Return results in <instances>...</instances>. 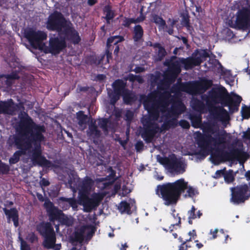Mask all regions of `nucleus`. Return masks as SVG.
Here are the masks:
<instances>
[{"label": "nucleus", "instance_id": "1", "mask_svg": "<svg viewBox=\"0 0 250 250\" xmlns=\"http://www.w3.org/2000/svg\"><path fill=\"white\" fill-rule=\"evenodd\" d=\"M20 120L17 123L16 134L13 137V144L19 150L16 151L10 158V165L17 163L22 155H25L26 151L32 149L31 159L34 166L49 168L54 167L50 161L42 155L41 144L45 141V138L43 134L45 131L43 125L37 124L28 114L24 112L19 114Z\"/></svg>", "mask_w": 250, "mask_h": 250}, {"label": "nucleus", "instance_id": "2", "mask_svg": "<svg viewBox=\"0 0 250 250\" xmlns=\"http://www.w3.org/2000/svg\"><path fill=\"white\" fill-rule=\"evenodd\" d=\"M187 190L185 198L193 197L196 191L192 187L188 186V182L181 178L172 183H167L157 186L156 193L164 201L165 205L176 204L182 194Z\"/></svg>", "mask_w": 250, "mask_h": 250}, {"label": "nucleus", "instance_id": "3", "mask_svg": "<svg viewBox=\"0 0 250 250\" xmlns=\"http://www.w3.org/2000/svg\"><path fill=\"white\" fill-rule=\"evenodd\" d=\"M202 99L206 101L208 110L214 118L222 119L229 117L228 113L225 109L215 106L219 104L222 106L224 104L227 105L226 102L230 100V95L225 87H213L208 92V95H205Z\"/></svg>", "mask_w": 250, "mask_h": 250}, {"label": "nucleus", "instance_id": "4", "mask_svg": "<svg viewBox=\"0 0 250 250\" xmlns=\"http://www.w3.org/2000/svg\"><path fill=\"white\" fill-rule=\"evenodd\" d=\"M168 91L160 92L154 91L149 93L147 100L144 103L146 110L149 114V117L152 118L153 121L157 120L159 117L160 108L161 110L166 108L170 104L169 99L171 97Z\"/></svg>", "mask_w": 250, "mask_h": 250}, {"label": "nucleus", "instance_id": "5", "mask_svg": "<svg viewBox=\"0 0 250 250\" xmlns=\"http://www.w3.org/2000/svg\"><path fill=\"white\" fill-rule=\"evenodd\" d=\"M247 153L242 149L235 148L229 151H225L220 148L215 149L211 154L212 162L215 165H218L221 162L226 161H234L239 160L240 158L246 156Z\"/></svg>", "mask_w": 250, "mask_h": 250}, {"label": "nucleus", "instance_id": "6", "mask_svg": "<svg viewBox=\"0 0 250 250\" xmlns=\"http://www.w3.org/2000/svg\"><path fill=\"white\" fill-rule=\"evenodd\" d=\"M36 230L44 240L43 247L49 250L53 249L56 241V234L54 228L50 222L42 221L36 226Z\"/></svg>", "mask_w": 250, "mask_h": 250}, {"label": "nucleus", "instance_id": "7", "mask_svg": "<svg viewBox=\"0 0 250 250\" xmlns=\"http://www.w3.org/2000/svg\"><path fill=\"white\" fill-rule=\"evenodd\" d=\"M226 131L224 134H219L218 137L214 138L210 134H203L200 132H197L195 138L196 143L201 150L203 152L207 151L212 142H214L215 145H220L226 143Z\"/></svg>", "mask_w": 250, "mask_h": 250}, {"label": "nucleus", "instance_id": "8", "mask_svg": "<svg viewBox=\"0 0 250 250\" xmlns=\"http://www.w3.org/2000/svg\"><path fill=\"white\" fill-rule=\"evenodd\" d=\"M68 22L61 12L55 11L48 16L46 28L49 31H57L59 34Z\"/></svg>", "mask_w": 250, "mask_h": 250}, {"label": "nucleus", "instance_id": "9", "mask_svg": "<svg viewBox=\"0 0 250 250\" xmlns=\"http://www.w3.org/2000/svg\"><path fill=\"white\" fill-rule=\"evenodd\" d=\"M249 186L247 184L231 188L230 202L234 205L244 204L249 200Z\"/></svg>", "mask_w": 250, "mask_h": 250}, {"label": "nucleus", "instance_id": "10", "mask_svg": "<svg viewBox=\"0 0 250 250\" xmlns=\"http://www.w3.org/2000/svg\"><path fill=\"white\" fill-rule=\"evenodd\" d=\"M249 10L243 8L237 12L236 19L234 23L232 21H229V26L236 29L246 30L250 26V17Z\"/></svg>", "mask_w": 250, "mask_h": 250}, {"label": "nucleus", "instance_id": "11", "mask_svg": "<svg viewBox=\"0 0 250 250\" xmlns=\"http://www.w3.org/2000/svg\"><path fill=\"white\" fill-rule=\"evenodd\" d=\"M212 85V82L209 80L201 81L185 82V92L191 95L204 92Z\"/></svg>", "mask_w": 250, "mask_h": 250}, {"label": "nucleus", "instance_id": "12", "mask_svg": "<svg viewBox=\"0 0 250 250\" xmlns=\"http://www.w3.org/2000/svg\"><path fill=\"white\" fill-rule=\"evenodd\" d=\"M151 117H146L142 120L144 126L143 130L141 133L142 137L146 143H149L152 142L158 128V125L152 121Z\"/></svg>", "mask_w": 250, "mask_h": 250}, {"label": "nucleus", "instance_id": "13", "mask_svg": "<svg viewBox=\"0 0 250 250\" xmlns=\"http://www.w3.org/2000/svg\"><path fill=\"white\" fill-rule=\"evenodd\" d=\"M59 35H63L62 38L65 42L67 41L74 44H79L81 41L78 32L74 28L70 21L68 22Z\"/></svg>", "mask_w": 250, "mask_h": 250}, {"label": "nucleus", "instance_id": "14", "mask_svg": "<svg viewBox=\"0 0 250 250\" xmlns=\"http://www.w3.org/2000/svg\"><path fill=\"white\" fill-rule=\"evenodd\" d=\"M25 37L32 45H38L45 40L47 34L43 31L29 28L25 31Z\"/></svg>", "mask_w": 250, "mask_h": 250}, {"label": "nucleus", "instance_id": "15", "mask_svg": "<svg viewBox=\"0 0 250 250\" xmlns=\"http://www.w3.org/2000/svg\"><path fill=\"white\" fill-rule=\"evenodd\" d=\"M89 194L79 196V203L83 207V210L85 212H91L93 208L97 207L100 204L101 199L98 197L90 198Z\"/></svg>", "mask_w": 250, "mask_h": 250}, {"label": "nucleus", "instance_id": "16", "mask_svg": "<svg viewBox=\"0 0 250 250\" xmlns=\"http://www.w3.org/2000/svg\"><path fill=\"white\" fill-rule=\"evenodd\" d=\"M77 188L79 190V196L89 194L94 185V181L88 176L83 178H78L77 179Z\"/></svg>", "mask_w": 250, "mask_h": 250}, {"label": "nucleus", "instance_id": "17", "mask_svg": "<svg viewBox=\"0 0 250 250\" xmlns=\"http://www.w3.org/2000/svg\"><path fill=\"white\" fill-rule=\"evenodd\" d=\"M66 47V42L62 37L59 39L51 37L49 41V52L52 54H58Z\"/></svg>", "mask_w": 250, "mask_h": 250}, {"label": "nucleus", "instance_id": "18", "mask_svg": "<svg viewBox=\"0 0 250 250\" xmlns=\"http://www.w3.org/2000/svg\"><path fill=\"white\" fill-rule=\"evenodd\" d=\"M24 109L21 103L15 104L11 99L7 101H0V114H11L17 109Z\"/></svg>", "mask_w": 250, "mask_h": 250}, {"label": "nucleus", "instance_id": "19", "mask_svg": "<svg viewBox=\"0 0 250 250\" xmlns=\"http://www.w3.org/2000/svg\"><path fill=\"white\" fill-rule=\"evenodd\" d=\"M44 207L49 217V219L51 222H54L59 219L62 212L61 210L59 209L50 201L44 203Z\"/></svg>", "mask_w": 250, "mask_h": 250}, {"label": "nucleus", "instance_id": "20", "mask_svg": "<svg viewBox=\"0 0 250 250\" xmlns=\"http://www.w3.org/2000/svg\"><path fill=\"white\" fill-rule=\"evenodd\" d=\"M124 40V37L119 35L111 36L107 39L105 50L107 62H109V60L112 59V43L117 44L123 42Z\"/></svg>", "mask_w": 250, "mask_h": 250}, {"label": "nucleus", "instance_id": "21", "mask_svg": "<svg viewBox=\"0 0 250 250\" xmlns=\"http://www.w3.org/2000/svg\"><path fill=\"white\" fill-rule=\"evenodd\" d=\"M164 64L168 66V74L173 78H176L181 71L180 62L177 61L175 62L166 61Z\"/></svg>", "mask_w": 250, "mask_h": 250}, {"label": "nucleus", "instance_id": "22", "mask_svg": "<svg viewBox=\"0 0 250 250\" xmlns=\"http://www.w3.org/2000/svg\"><path fill=\"white\" fill-rule=\"evenodd\" d=\"M233 98L230 96V100L229 102H226L227 105L224 104L223 106H228L229 112L231 113L237 112L238 111L240 104L242 100L241 96L234 94Z\"/></svg>", "mask_w": 250, "mask_h": 250}, {"label": "nucleus", "instance_id": "23", "mask_svg": "<svg viewBox=\"0 0 250 250\" xmlns=\"http://www.w3.org/2000/svg\"><path fill=\"white\" fill-rule=\"evenodd\" d=\"M180 63L183 65L185 70L193 68L194 66H198L201 63V60L199 58L188 57L187 58H181Z\"/></svg>", "mask_w": 250, "mask_h": 250}, {"label": "nucleus", "instance_id": "24", "mask_svg": "<svg viewBox=\"0 0 250 250\" xmlns=\"http://www.w3.org/2000/svg\"><path fill=\"white\" fill-rule=\"evenodd\" d=\"M186 109L184 103L180 100L173 101L169 113L172 116H178L183 113Z\"/></svg>", "mask_w": 250, "mask_h": 250}, {"label": "nucleus", "instance_id": "25", "mask_svg": "<svg viewBox=\"0 0 250 250\" xmlns=\"http://www.w3.org/2000/svg\"><path fill=\"white\" fill-rule=\"evenodd\" d=\"M182 162L177 158L175 154H173L172 156L170 157L168 168L172 171L179 172L182 169Z\"/></svg>", "mask_w": 250, "mask_h": 250}, {"label": "nucleus", "instance_id": "26", "mask_svg": "<svg viewBox=\"0 0 250 250\" xmlns=\"http://www.w3.org/2000/svg\"><path fill=\"white\" fill-rule=\"evenodd\" d=\"M152 46L154 48H158V50L156 52V55L155 56V61L156 62L162 61L167 55L165 48L158 42L154 43Z\"/></svg>", "mask_w": 250, "mask_h": 250}, {"label": "nucleus", "instance_id": "27", "mask_svg": "<svg viewBox=\"0 0 250 250\" xmlns=\"http://www.w3.org/2000/svg\"><path fill=\"white\" fill-rule=\"evenodd\" d=\"M144 30L141 25L138 24L134 27L133 39L135 42H139L143 39Z\"/></svg>", "mask_w": 250, "mask_h": 250}, {"label": "nucleus", "instance_id": "28", "mask_svg": "<svg viewBox=\"0 0 250 250\" xmlns=\"http://www.w3.org/2000/svg\"><path fill=\"white\" fill-rule=\"evenodd\" d=\"M185 91V83L181 81H178L176 83L174 84L170 89V94L174 93L176 95H179L181 92Z\"/></svg>", "mask_w": 250, "mask_h": 250}, {"label": "nucleus", "instance_id": "29", "mask_svg": "<svg viewBox=\"0 0 250 250\" xmlns=\"http://www.w3.org/2000/svg\"><path fill=\"white\" fill-rule=\"evenodd\" d=\"M125 86L126 83L121 79L115 81L112 84L113 90L116 92H119L120 93H122L124 90L126 89Z\"/></svg>", "mask_w": 250, "mask_h": 250}, {"label": "nucleus", "instance_id": "30", "mask_svg": "<svg viewBox=\"0 0 250 250\" xmlns=\"http://www.w3.org/2000/svg\"><path fill=\"white\" fill-rule=\"evenodd\" d=\"M189 119L191 123L192 126L198 128L201 127L202 125V117L200 114H190L189 115Z\"/></svg>", "mask_w": 250, "mask_h": 250}, {"label": "nucleus", "instance_id": "31", "mask_svg": "<svg viewBox=\"0 0 250 250\" xmlns=\"http://www.w3.org/2000/svg\"><path fill=\"white\" fill-rule=\"evenodd\" d=\"M196 208L194 206H192L190 210L188 211V222L190 225L192 224V220L195 219L197 218H200L202 215V213L200 210H198L197 212V214L195 213Z\"/></svg>", "mask_w": 250, "mask_h": 250}, {"label": "nucleus", "instance_id": "32", "mask_svg": "<svg viewBox=\"0 0 250 250\" xmlns=\"http://www.w3.org/2000/svg\"><path fill=\"white\" fill-rule=\"evenodd\" d=\"M87 134L94 138H98L101 135V131L98 129L95 123H91L89 125L88 130L87 131Z\"/></svg>", "mask_w": 250, "mask_h": 250}, {"label": "nucleus", "instance_id": "33", "mask_svg": "<svg viewBox=\"0 0 250 250\" xmlns=\"http://www.w3.org/2000/svg\"><path fill=\"white\" fill-rule=\"evenodd\" d=\"M3 210L5 215L7 217V222L8 223H10L11 219H12V220H14V219H16L19 218L18 211L16 208H12L10 209L4 208Z\"/></svg>", "mask_w": 250, "mask_h": 250}, {"label": "nucleus", "instance_id": "34", "mask_svg": "<svg viewBox=\"0 0 250 250\" xmlns=\"http://www.w3.org/2000/svg\"><path fill=\"white\" fill-rule=\"evenodd\" d=\"M60 200L62 201L66 202L68 203V206L67 207H64V206L62 207V208L63 210H66L69 208L70 207H71L74 210L77 209V203L75 199L73 198H67L65 197H61Z\"/></svg>", "mask_w": 250, "mask_h": 250}, {"label": "nucleus", "instance_id": "35", "mask_svg": "<svg viewBox=\"0 0 250 250\" xmlns=\"http://www.w3.org/2000/svg\"><path fill=\"white\" fill-rule=\"evenodd\" d=\"M150 21L163 28H164V26H166L165 21L161 17L156 14H151Z\"/></svg>", "mask_w": 250, "mask_h": 250}, {"label": "nucleus", "instance_id": "36", "mask_svg": "<svg viewBox=\"0 0 250 250\" xmlns=\"http://www.w3.org/2000/svg\"><path fill=\"white\" fill-rule=\"evenodd\" d=\"M58 221L60 223L61 225H65L67 227L71 226L73 224V221L72 219L69 218L62 212V213H61V215H60Z\"/></svg>", "mask_w": 250, "mask_h": 250}, {"label": "nucleus", "instance_id": "37", "mask_svg": "<svg viewBox=\"0 0 250 250\" xmlns=\"http://www.w3.org/2000/svg\"><path fill=\"white\" fill-rule=\"evenodd\" d=\"M118 208L121 213H131V208L130 204L125 201H121Z\"/></svg>", "mask_w": 250, "mask_h": 250}, {"label": "nucleus", "instance_id": "38", "mask_svg": "<svg viewBox=\"0 0 250 250\" xmlns=\"http://www.w3.org/2000/svg\"><path fill=\"white\" fill-rule=\"evenodd\" d=\"M192 107L196 111L204 113L205 109V104L202 101L196 99L193 102Z\"/></svg>", "mask_w": 250, "mask_h": 250}, {"label": "nucleus", "instance_id": "39", "mask_svg": "<svg viewBox=\"0 0 250 250\" xmlns=\"http://www.w3.org/2000/svg\"><path fill=\"white\" fill-rule=\"evenodd\" d=\"M122 96L124 103L126 104H130L134 101L133 97L130 91L127 89L124 90L122 93Z\"/></svg>", "mask_w": 250, "mask_h": 250}, {"label": "nucleus", "instance_id": "40", "mask_svg": "<svg viewBox=\"0 0 250 250\" xmlns=\"http://www.w3.org/2000/svg\"><path fill=\"white\" fill-rule=\"evenodd\" d=\"M83 234L84 230L83 229L75 231L74 233L73 240L77 242H83L84 240Z\"/></svg>", "mask_w": 250, "mask_h": 250}, {"label": "nucleus", "instance_id": "41", "mask_svg": "<svg viewBox=\"0 0 250 250\" xmlns=\"http://www.w3.org/2000/svg\"><path fill=\"white\" fill-rule=\"evenodd\" d=\"M121 95L122 93L116 92L114 90L111 93H109V97L110 98V103L111 104L114 105L119 100Z\"/></svg>", "mask_w": 250, "mask_h": 250}, {"label": "nucleus", "instance_id": "42", "mask_svg": "<svg viewBox=\"0 0 250 250\" xmlns=\"http://www.w3.org/2000/svg\"><path fill=\"white\" fill-rule=\"evenodd\" d=\"M177 120L175 118H173L167 121H165L162 125V127L164 130H168L171 127H175L177 125Z\"/></svg>", "mask_w": 250, "mask_h": 250}, {"label": "nucleus", "instance_id": "43", "mask_svg": "<svg viewBox=\"0 0 250 250\" xmlns=\"http://www.w3.org/2000/svg\"><path fill=\"white\" fill-rule=\"evenodd\" d=\"M109 122V120L108 118H102L98 122L99 125L104 131V132L108 133V124Z\"/></svg>", "mask_w": 250, "mask_h": 250}, {"label": "nucleus", "instance_id": "44", "mask_svg": "<svg viewBox=\"0 0 250 250\" xmlns=\"http://www.w3.org/2000/svg\"><path fill=\"white\" fill-rule=\"evenodd\" d=\"M104 12L106 13L105 19L107 23H110V21L112 20L114 17V12L111 10L109 6L105 7Z\"/></svg>", "mask_w": 250, "mask_h": 250}, {"label": "nucleus", "instance_id": "45", "mask_svg": "<svg viewBox=\"0 0 250 250\" xmlns=\"http://www.w3.org/2000/svg\"><path fill=\"white\" fill-rule=\"evenodd\" d=\"M100 61H99L97 62V59L95 56L94 55H89L87 56L85 58V62L86 63L92 65V64H99L100 63Z\"/></svg>", "mask_w": 250, "mask_h": 250}, {"label": "nucleus", "instance_id": "46", "mask_svg": "<svg viewBox=\"0 0 250 250\" xmlns=\"http://www.w3.org/2000/svg\"><path fill=\"white\" fill-rule=\"evenodd\" d=\"M10 171L9 166L0 160V173L3 174H7Z\"/></svg>", "mask_w": 250, "mask_h": 250}, {"label": "nucleus", "instance_id": "47", "mask_svg": "<svg viewBox=\"0 0 250 250\" xmlns=\"http://www.w3.org/2000/svg\"><path fill=\"white\" fill-rule=\"evenodd\" d=\"M242 116L244 119H249L250 117V106L247 107L244 105L241 110Z\"/></svg>", "mask_w": 250, "mask_h": 250}, {"label": "nucleus", "instance_id": "48", "mask_svg": "<svg viewBox=\"0 0 250 250\" xmlns=\"http://www.w3.org/2000/svg\"><path fill=\"white\" fill-rule=\"evenodd\" d=\"M87 118V115L84 114L83 111H79L77 113V118L80 124H83Z\"/></svg>", "mask_w": 250, "mask_h": 250}, {"label": "nucleus", "instance_id": "49", "mask_svg": "<svg viewBox=\"0 0 250 250\" xmlns=\"http://www.w3.org/2000/svg\"><path fill=\"white\" fill-rule=\"evenodd\" d=\"M192 238V237H190L188 239H186L182 242V244L179 247V250H188V248H190V246L188 245L187 243L191 241Z\"/></svg>", "mask_w": 250, "mask_h": 250}, {"label": "nucleus", "instance_id": "50", "mask_svg": "<svg viewBox=\"0 0 250 250\" xmlns=\"http://www.w3.org/2000/svg\"><path fill=\"white\" fill-rule=\"evenodd\" d=\"M181 23L183 26L186 25L188 26L190 23L189 16L188 14H183L182 15Z\"/></svg>", "mask_w": 250, "mask_h": 250}, {"label": "nucleus", "instance_id": "51", "mask_svg": "<svg viewBox=\"0 0 250 250\" xmlns=\"http://www.w3.org/2000/svg\"><path fill=\"white\" fill-rule=\"evenodd\" d=\"M208 62L211 65L212 67H217V66H219L221 67H223L219 60L215 58H210Z\"/></svg>", "mask_w": 250, "mask_h": 250}, {"label": "nucleus", "instance_id": "52", "mask_svg": "<svg viewBox=\"0 0 250 250\" xmlns=\"http://www.w3.org/2000/svg\"><path fill=\"white\" fill-rule=\"evenodd\" d=\"M134 113L130 110H126L125 114V120L127 123H130L133 118Z\"/></svg>", "mask_w": 250, "mask_h": 250}, {"label": "nucleus", "instance_id": "53", "mask_svg": "<svg viewBox=\"0 0 250 250\" xmlns=\"http://www.w3.org/2000/svg\"><path fill=\"white\" fill-rule=\"evenodd\" d=\"M169 83L165 81H162L157 85V88L160 90H165L169 87Z\"/></svg>", "mask_w": 250, "mask_h": 250}, {"label": "nucleus", "instance_id": "54", "mask_svg": "<svg viewBox=\"0 0 250 250\" xmlns=\"http://www.w3.org/2000/svg\"><path fill=\"white\" fill-rule=\"evenodd\" d=\"M146 19V16L143 13V8H141L140 12V16L136 19H134V23H139L143 21Z\"/></svg>", "mask_w": 250, "mask_h": 250}, {"label": "nucleus", "instance_id": "55", "mask_svg": "<svg viewBox=\"0 0 250 250\" xmlns=\"http://www.w3.org/2000/svg\"><path fill=\"white\" fill-rule=\"evenodd\" d=\"M134 21L133 18H125L122 23V25L125 27H128L131 23H134Z\"/></svg>", "mask_w": 250, "mask_h": 250}, {"label": "nucleus", "instance_id": "56", "mask_svg": "<svg viewBox=\"0 0 250 250\" xmlns=\"http://www.w3.org/2000/svg\"><path fill=\"white\" fill-rule=\"evenodd\" d=\"M170 160V157H169V158L167 157H160L159 160V162L160 164L165 166L166 167H167L168 168Z\"/></svg>", "mask_w": 250, "mask_h": 250}, {"label": "nucleus", "instance_id": "57", "mask_svg": "<svg viewBox=\"0 0 250 250\" xmlns=\"http://www.w3.org/2000/svg\"><path fill=\"white\" fill-rule=\"evenodd\" d=\"M144 147V144L142 141H138L135 145V149L137 152H140L143 150Z\"/></svg>", "mask_w": 250, "mask_h": 250}, {"label": "nucleus", "instance_id": "58", "mask_svg": "<svg viewBox=\"0 0 250 250\" xmlns=\"http://www.w3.org/2000/svg\"><path fill=\"white\" fill-rule=\"evenodd\" d=\"M179 125L180 126L184 129H188L190 127L189 123L185 120H181L179 122Z\"/></svg>", "mask_w": 250, "mask_h": 250}, {"label": "nucleus", "instance_id": "59", "mask_svg": "<svg viewBox=\"0 0 250 250\" xmlns=\"http://www.w3.org/2000/svg\"><path fill=\"white\" fill-rule=\"evenodd\" d=\"M225 181L228 183L232 182L234 180V178L230 173H225L224 176Z\"/></svg>", "mask_w": 250, "mask_h": 250}, {"label": "nucleus", "instance_id": "60", "mask_svg": "<svg viewBox=\"0 0 250 250\" xmlns=\"http://www.w3.org/2000/svg\"><path fill=\"white\" fill-rule=\"evenodd\" d=\"M28 241L33 243L38 240V237L34 232L29 233L27 236Z\"/></svg>", "mask_w": 250, "mask_h": 250}, {"label": "nucleus", "instance_id": "61", "mask_svg": "<svg viewBox=\"0 0 250 250\" xmlns=\"http://www.w3.org/2000/svg\"><path fill=\"white\" fill-rule=\"evenodd\" d=\"M225 168L223 169L217 170L215 173L214 177L216 179L219 178L223 176H224L225 173Z\"/></svg>", "mask_w": 250, "mask_h": 250}, {"label": "nucleus", "instance_id": "62", "mask_svg": "<svg viewBox=\"0 0 250 250\" xmlns=\"http://www.w3.org/2000/svg\"><path fill=\"white\" fill-rule=\"evenodd\" d=\"M21 250H30V246L23 240H21Z\"/></svg>", "mask_w": 250, "mask_h": 250}, {"label": "nucleus", "instance_id": "63", "mask_svg": "<svg viewBox=\"0 0 250 250\" xmlns=\"http://www.w3.org/2000/svg\"><path fill=\"white\" fill-rule=\"evenodd\" d=\"M7 76L9 79H11L12 80H16L20 79V76L16 72H12L10 74H8Z\"/></svg>", "mask_w": 250, "mask_h": 250}, {"label": "nucleus", "instance_id": "64", "mask_svg": "<svg viewBox=\"0 0 250 250\" xmlns=\"http://www.w3.org/2000/svg\"><path fill=\"white\" fill-rule=\"evenodd\" d=\"M40 184L42 187H45L48 186L50 185V182L48 180H46L44 178H42L41 180Z\"/></svg>", "mask_w": 250, "mask_h": 250}]
</instances>
